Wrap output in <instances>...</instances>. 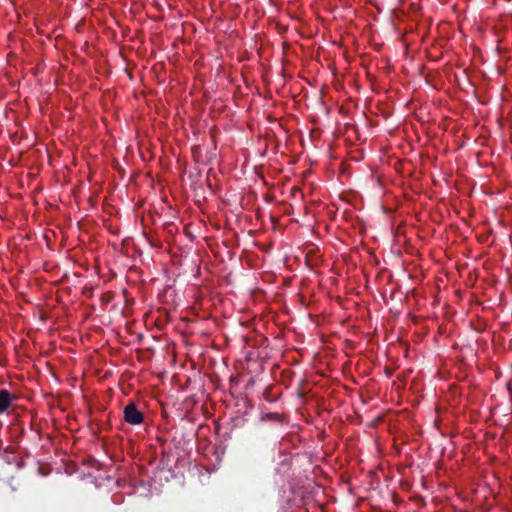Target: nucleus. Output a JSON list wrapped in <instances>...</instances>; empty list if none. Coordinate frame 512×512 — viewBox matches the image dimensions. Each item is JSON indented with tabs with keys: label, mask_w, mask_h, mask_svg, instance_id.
Here are the masks:
<instances>
[{
	"label": "nucleus",
	"mask_w": 512,
	"mask_h": 512,
	"mask_svg": "<svg viewBox=\"0 0 512 512\" xmlns=\"http://www.w3.org/2000/svg\"><path fill=\"white\" fill-rule=\"evenodd\" d=\"M125 422L130 425H140L144 421L143 413L138 410L136 404L130 401L123 409Z\"/></svg>",
	"instance_id": "nucleus-1"
},
{
	"label": "nucleus",
	"mask_w": 512,
	"mask_h": 512,
	"mask_svg": "<svg viewBox=\"0 0 512 512\" xmlns=\"http://www.w3.org/2000/svg\"><path fill=\"white\" fill-rule=\"evenodd\" d=\"M13 399H15V397L8 390H0V414L7 411Z\"/></svg>",
	"instance_id": "nucleus-2"
}]
</instances>
